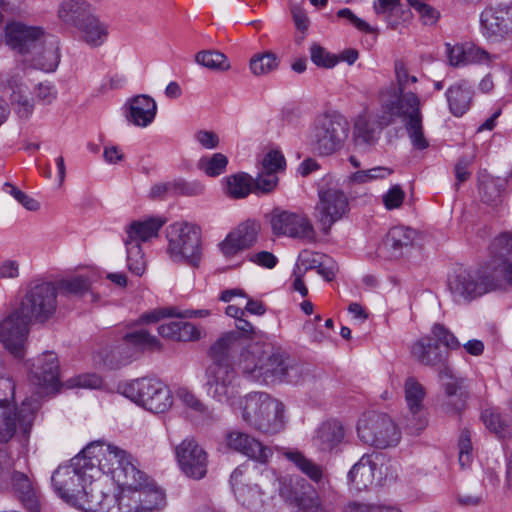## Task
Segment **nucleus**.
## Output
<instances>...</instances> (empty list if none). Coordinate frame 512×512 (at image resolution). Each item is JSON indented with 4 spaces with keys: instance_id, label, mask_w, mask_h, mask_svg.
I'll return each instance as SVG.
<instances>
[{
    "instance_id": "1",
    "label": "nucleus",
    "mask_w": 512,
    "mask_h": 512,
    "mask_svg": "<svg viewBox=\"0 0 512 512\" xmlns=\"http://www.w3.org/2000/svg\"><path fill=\"white\" fill-rule=\"evenodd\" d=\"M90 468V478L110 476L119 486L118 494L105 493V501L113 499L111 512H151L164 505V492L124 449L102 441L92 442L82 451Z\"/></svg>"
},
{
    "instance_id": "2",
    "label": "nucleus",
    "mask_w": 512,
    "mask_h": 512,
    "mask_svg": "<svg viewBox=\"0 0 512 512\" xmlns=\"http://www.w3.org/2000/svg\"><path fill=\"white\" fill-rule=\"evenodd\" d=\"M30 382L35 397L26 398L20 408L11 405L7 398H0V442H8L16 432L27 433L32 426L34 415L40 407L39 399L59 391V362L53 354L37 357V364L30 370ZM0 389L9 390L14 397L15 384L10 378L0 379Z\"/></svg>"
},
{
    "instance_id": "3",
    "label": "nucleus",
    "mask_w": 512,
    "mask_h": 512,
    "mask_svg": "<svg viewBox=\"0 0 512 512\" xmlns=\"http://www.w3.org/2000/svg\"><path fill=\"white\" fill-rule=\"evenodd\" d=\"M395 85L392 84L380 91V109L377 113V123L380 128L389 126L400 119L417 150L428 148L429 142L424 136L420 97L408 91L411 84L418 79L412 75L402 59L394 62Z\"/></svg>"
},
{
    "instance_id": "4",
    "label": "nucleus",
    "mask_w": 512,
    "mask_h": 512,
    "mask_svg": "<svg viewBox=\"0 0 512 512\" xmlns=\"http://www.w3.org/2000/svg\"><path fill=\"white\" fill-rule=\"evenodd\" d=\"M89 475L90 468L80 452L53 472V491L64 502L84 512H111L113 499L106 502L102 481Z\"/></svg>"
},
{
    "instance_id": "5",
    "label": "nucleus",
    "mask_w": 512,
    "mask_h": 512,
    "mask_svg": "<svg viewBox=\"0 0 512 512\" xmlns=\"http://www.w3.org/2000/svg\"><path fill=\"white\" fill-rule=\"evenodd\" d=\"M290 482L291 479L279 478L273 469L256 464H243L230 477L237 502L250 512L273 508L277 492L283 499H290Z\"/></svg>"
},
{
    "instance_id": "6",
    "label": "nucleus",
    "mask_w": 512,
    "mask_h": 512,
    "mask_svg": "<svg viewBox=\"0 0 512 512\" xmlns=\"http://www.w3.org/2000/svg\"><path fill=\"white\" fill-rule=\"evenodd\" d=\"M238 367L246 377L265 384L296 382L301 366L291 354H237Z\"/></svg>"
},
{
    "instance_id": "7",
    "label": "nucleus",
    "mask_w": 512,
    "mask_h": 512,
    "mask_svg": "<svg viewBox=\"0 0 512 512\" xmlns=\"http://www.w3.org/2000/svg\"><path fill=\"white\" fill-rule=\"evenodd\" d=\"M242 420L252 429L275 435L285 428V407L278 399L263 392H255L239 399Z\"/></svg>"
},
{
    "instance_id": "8",
    "label": "nucleus",
    "mask_w": 512,
    "mask_h": 512,
    "mask_svg": "<svg viewBox=\"0 0 512 512\" xmlns=\"http://www.w3.org/2000/svg\"><path fill=\"white\" fill-rule=\"evenodd\" d=\"M233 354H213L206 368V391L214 400L238 408L239 391L236 372L233 367Z\"/></svg>"
},
{
    "instance_id": "9",
    "label": "nucleus",
    "mask_w": 512,
    "mask_h": 512,
    "mask_svg": "<svg viewBox=\"0 0 512 512\" xmlns=\"http://www.w3.org/2000/svg\"><path fill=\"white\" fill-rule=\"evenodd\" d=\"M233 354H213L206 368V391L214 400L238 408L239 391L236 372L233 367Z\"/></svg>"
},
{
    "instance_id": "10",
    "label": "nucleus",
    "mask_w": 512,
    "mask_h": 512,
    "mask_svg": "<svg viewBox=\"0 0 512 512\" xmlns=\"http://www.w3.org/2000/svg\"><path fill=\"white\" fill-rule=\"evenodd\" d=\"M167 253L171 260L198 267L202 259V236L199 226L189 222H176L166 229Z\"/></svg>"
},
{
    "instance_id": "11",
    "label": "nucleus",
    "mask_w": 512,
    "mask_h": 512,
    "mask_svg": "<svg viewBox=\"0 0 512 512\" xmlns=\"http://www.w3.org/2000/svg\"><path fill=\"white\" fill-rule=\"evenodd\" d=\"M121 392L126 398L153 413L166 412L173 404L170 389L155 377L132 380L122 386Z\"/></svg>"
},
{
    "instance_id": "12",
    "label": "nucleus",
    "mask_w": 512,
    "mask_h": 512,
    "mask_svg": "<svg viewBox=\"0 0 512 512\" xmlns=\"http://www.w3.org/2000/svg\"><path fill=\"white\" fill-rule=\"evenodd\" d=\"M57 305L55 285L43 281L32 283L15 309L32 324H44L55 315Z\"/></svg>"
},
{
    "instance_id": "13",
    "label": "nucleus",
    "mask_w": 512,
    "mask_h": 512,
    "mask_svg": "<svg viewBox=\"0 0 512 512\" xmlns=\"http://www.w3.org/2000/svg\"><path fill=\"white\" fill-rule=\"evenodd\" d=\"M357 432L362 442L379 449L396 446L401 439L396 423L381 413L364 414L358 422Z\"/></svg>"
},
{
    "instance_id": "14",
    "label": "nucleus",
    "mask_w": 512,
    "mask_h": 512,
    "mask_svg": "<svg viewBox=\"0 0 512 512\" xmlns=\"http://www.w3.org/2000/svg\"><path fill=\"white\" fill-rule=\"evenodd\" d=\"M418 361L426 366H431L438 372L444 382L446 401L443 409L446 413L456 414L465 408L467 394L464 391L463 379L456 378L448 366L447 354H419Z\"/></svg>"
},
{
    "instance_id": "15",
    "label": "nucleus",
    "mask_w": 512,
    "mask_h": 512,
    "mask_svg": "<svg viewBox=\"0 0 512 512\" xmlns=\"http://www.w3.org/2000/svg\"><path fill=\"white\" fill-rule=\"evenodd\" d=\"M319 201L314 216L321 230L328 234L332 225L342 219L349 210L345 193L336 185L322 184L318 189Z\"/></svg>"
},
{
    "instance_id": "16",
    "label": "nucleus",
    "mask_w": 512,
    "mask_h": 512,
    "mask_svg": "<svg viewBox=\"0 0 512 512\" xmlns=\"http://www.w3.org/2000/svg\"><path fill=\"white\" fill-rule=\"evenodd\" d=\"M349 126L340 115H324L314 129L313 147L320 155H330L338 150L348 136Z\"/></svg>"
},
{
    "instance_id": "17",
    "label": "nucleus",
    "mask_w": 512,
    "mask_h": 512,
    "mask_svg": "<svg viewBox=\"0 0 512 512\" xmlns=\"http://www.w3.org/2000/svg\"><path fill=\"white\" fill-rule=\"evenodd\" d=\"M267 218L272 233L276 236H287L307 241H314L316 238L313 225L305 215L275 208L267 215Z\"/></svg>"
},
{
    "instance_id": "18",
    "label": "nucleus",
    "mask_w": 512,
    "mask_h": 512,
    "mask_svg": "<svg viewBox=\"0 0 512 512\" xmlns=\"http://www.w3.org/2000/svg\"><path fill=\"white\" fill-rule=\"evenodd\" d=\"M6 44L25 58L42 49L44 32L39 27L27 26L21 22H11L5 28Z\"/></svg>"
},
{
    "instance_id": "19",
    "label": "nucleus",
    "mask_w": 512,
    "mask_h": 512,
    "mask_svg": "<svg viewBox=\"0 0 512 512\" xmlns=\"http://www.w3.org/2000/svg\"><path fill=\"white\" fill-rule=\"evenodd\" d=\"M31 322L15 308L0 321V342L9 352H20L26 348Z\"/></svg>"
},
{
    "instance_id": "20",
    "label": "nucleus",
    "mask_w": 512,
    "mask_h": 512,
    "mask_svg": "<svg viewBox=\"0 0 512 512\" xmlns=\"http://www.w3.org/2000/svg\"><path fill=\"white\" fill-rule=\"evenodd\" d=\"M449 290L457 302H468L492 290L478 275L470 270L458 268L448 279Z\"/></svg>"
},
{
    "instance_id": "21",
    "label": "nucleus",
    "mask_w": 512,
    "mask_h": 512,
    "mask_svg": "<svg viewBox=\"0 0 512 512\" xmlns=\"http://www.w3.org/2000/svg\"><path fill=\"white\" fill-rule=\"evenodd\" d=\"M176 457L183 473L193 479H202L207 473V453L192 439H184L176 447Z\"/></svg>"
},
{
    "instance_id": "22",
    "label": "nucleus",
    "mask_w": 512,
    "mask_h": 512,
    "mask_svg": "<svg viewBox=\"0 0 512 512\" xmlns=\"http://www.w3.org/2000/svg\"><path fill=\"white\" fill-rule=\"evenodd\" d=\"M226 446L256 462V465L266 466L273 455L270 447L264 445L254 436L239 431L232 430L225 436Z\"/></svg>"
},
{
    "instance_id": "23",
    "label": "nucleus",
    "mask_w": 512,
    "mask_h": 512,
    "mask_svg": "<svg viewBox=\"0 0 512 512\" xmlns=\"http://www.w3.org/2000/svg\"><path fill=\"white\" fill-rule=\"evenodd\" d=\"M461 347L457 337L443 324L435 323L430 335L422 337L413 346L415 352H427L428 350L454 351Z\"/></svg>"
},
{
    "instance_id": "24",
    "label": "nucleus",
    "mask_w": 512,
    "mask_h": 512,
    "mask_svg": "<svg viewBox=\"0 0 512 512\" xmlns=\"http://www.w3.org/2000/svg\"><path fill=\"white\" fill-rule=\"evenodd\" d=\"M445 48L449 65L456 68L474 63H488L491 59L487 51L472 43H446Z\"/></svg>"
},
{
    "instance_id": "25",
    "label": "nucleus",
    "mask_w": 512,
    "mask_h": 512,
    "mask_svg": "<svg viewBox=\"0 0 512 512\" xmlns=\"http://www.w3.org/2000/svg\"><path fill=\"white\" fill-rule=\"evenodd\" d=\"M156 113L157 104L148 95H137L126 103V119L137 127L149 126L154 121Z\"/></svg>"
},
{
    "instance_id": "26",
    "label": "nucleus",
    "mask_w": 512,
    "mask_h": 512,
    "mask_svg": "<svg viewBox=\"0 0 512 512\" xmlns=\"http://www.w3.org/2000/svg\"><path fill=\"white\" fill-rule=\"evenodd\" d=\"M415 238L416 231L409 227H392L379 247V253L388 258H397L402 254L403 248L412 245Z\"/></svg>"
},
{
    "instance_id": "27",
    "label": "nucleus",
    "mask_w": 512,
    "mask_h": 512,
    "mask_svg": "<svg viewBox=\"0 0 512 512\" xmlns=\"http://www.w3.org/2000/svg\"><path fill=\"white\" fill-rule=\"evenodd\" d=\"M159 335L173 342H196L203 337L200 327L186 321H169L158 327Z\"/></svg>"
},
{
    "instance_id": "28",
    "label": "nucleus",
    "mask_w": 512,
    "mask_h": 512,
    "mask_svg": "<svg viewBox=\"0 0 512 512\" xmlns=\"http://www.w3.org/2000/svg\"><path fill=\"white\" fill-rule=\"evenodd\" d=\"M284 456L292 462L301 473L318 486L321 487L329 484V474L323 465L307 458L303 453L297 450L285 451Z\"/></svg>"
},
{
    "instance_id": "29",
    "label": "nucleus",
    "mask_w": 512,
    "mask_h": 512,
    "mask_svg": "<svg viewBox=\"0 0 512 512\" xmlns=\"http://www.w3.org/2000/svg\"><path fill=\"white\" fill-rule=\"evenodd\" d=\"M344 440L343 426L337 421H327L316 430L313 445L320 451L331 452L343 444Z\"/></svg>"
},
{
    "instance_id": "30",
    "label": "nucleus",
    "mask_w": 512,
    "mask_h": 512,
    "mask_svg": "<svg viewBox=\"0 0 512 512\" xmlns=\"http://www.w3.org/2000/svg\"><path fill=\"white\" fill-rule=\"evenodd\" d=\"M15 496L29 512H39V493L27 475L14 472L11 478Z\"/></svg>"
},
{
    "instance_id": "31",
    "label": "nucleus",
    "mask_w": 512,
    "mask_h": 512,
    "mask_svg": "<svg viewBox=\"0 0 512 512\" xmlns=\"http://www.w3.org/2000/svg\"><path fill=\"white\" fill-rule=\"evenodd\" d=\"M381 460L379 455H363L360 460L354 464L348 473V479L356 489L362 490L371 485L375 478V471L378 462Z\"/></svg>"
},
{
    "instance_id": "32",
    "label": "nucleus",
    "mask_w": 512,
    "mask_h": 512,
    "mask_svg": "<svg viewBox=\"0 0 512 512\" xmlns=\"http://www.w3.org/2000/svg\"><path fill=\"white\" fill-rule=\"evenodd\" d=\"M166 223V219L162 217H148L143 220L132 221L126 227V242H136L140 244L149 239L156 237L159 230Z\"/></svg>"
},
{
    "instance_id": "33",
    "label": "nucleus",
    "mask_w": 512,
    "mask_h": 512,
    "mask_svg": "<svg viewBox=\"0 0 512 512\" xmlns=\"http://www.w3.org/2000/svg\"><path fill=\"white\" fill-rule=\"evenodd\" d=\"M472 97V90L465 81L453 84L446 91L449 110L456 117L462 116L469 110Z\"/></svg>"
},
{
    "instance_id": "34",
    "label": "nucleus",
    "mask_w": 512,
    "mask_h": 512,
    "mask_svg": "<svg viewBox=\"0 0 512 512\" xmlns=\"http://www.w3.org/2000/svg\"><path fill=\"white\" fill-rule=\"evenodd\" d=\"M90 5L84 0H65L58 10V17L67 25L78 28L90 15Z\"/></svg>"
},
{
    "instance_id": "35",
    "label": "nucleus",
    "mask_w": 512,
    "mask_h": 512,
    "mask_svg": "<svg viewBox=\"0 0 512 512\" xmlns=\"http://www.w3.org/2000/svg\"><path fill=\"white\" fill-rule=\"evenodd\" d=\"M46 40L42 43V49L38 53L33 52L26 57V61L32 63V65L40 70L51 72L56 69L59 64L60 57L58 53V47L56 43L50 42L49 45H45Z\"/></svg>"
},
{
    "instance_id": "36",
    "label": "nucleus",
    "mask_w": 512,
    "mask_h": 512,
    "mask_svg": "<svg viewBox=\"0 0 512 512\" xmlns=\"http://www.w3.org/2000/svg\"><path fill=\"white\" fill-rule=\"evenodd\" d=\"M291 498L285 499L296 512H331L332 507L322 502L319 495L312 491L310 493L296 494L291 490Z\"/></svg>"
},
{
    "instance_id": "37",
    "label": "nucleus",
    "mask_w": 512,
    "mask_h": 512,
    "mask_svg": "<svg viewBox=\"0 0 512 512\" xmlns=\"http://www.w3.org/2000/svg\"><path fill=\"white\" fill-rule=\"evenodd\" d=\"M506 183L507 181L504 178L483 175L479 181L482 201L490 205L500 203Z\"/></svg>"
},
{
    "instance_id": "38",
    "label": "nucleus",
    "mask_w": 512,
    "mask_h": 512,
    "mask_svg": "<svg viewBox=\"0 0 512 512\" xmlns=\"http://www.w3.org/2000/svg\"><path fill=\"white\" fill-rule=\"evenodd\" d=\"M82 39L90 46H100L107 38L108 31L105 24L91 14L79 27Z\"/></svg>"
},
{
    "instance_id": "39",
    "label": "nucleus",
    "mask_w": 512,
    "mask_h": 512,
    "mask_svg": "<svg viewBox=\"0 0 512 512\" xmlns=\"http://www.w3.org/2000/svg\"><path fill=\"white\" fill-rule=\"evenodd\" d=\"M482 420L487 429L498 438L505 439L511 436L512 424L495 409H486L482 413Z\"/></svg>"
},
{
    "instance_id": "40",
    "label": "nucleus",
    "mask_w": 512,
    "mask_h": 512,
    "mask_svg": "<svg viewBox=\"0 0 512 512\" xmlns=\"http://www.w3.org/2000/svg\"><path fill=\"white\" fill-rule=\"evenodd\" d=\"M504 13L512 14V6L503 10L487 9L481 14V25L489 36L501 34L508 29L507 19Z\"/></svg>"
},
{
    "instance_id": "41",
    "label": "nucleus",
    "mask_w": 512,
    "mask_h": 512,
    "mask_svg": "<svg viewBox=\"0 0 512 512\" xmlns=\"http://www.w3.org/2000/svg\"><path fill=\"white\" fill-rule=\"evenodd\" d=\"M123 341L129 346L141 350L153 351L163 348L160 340L144 329L126 333L123 336Z\"/></svg>"
},
{
    "instance_id": "42",
    "label": "nucleus",
    "mask_w": 512,
    "mask_h": 512,
    "mask_svg": "<svg viewBox=\"0 0 512 512\" xmlns=\"http://www.w3.org/2000/svg\"><path fill=\"white\" fill-rule=\"evenodd\" d=\"M404 398L408 410L417 411L425 408L426 391L423 385L414 377H408L404 382Z\"/></svg>"
},
{
    "instance_id": "43",
    "label": "nucleus",
    "mask_w": 512,
    "mask_h": 512,
    "mask_svg": "<svg viewBox=\"0 0 512 512\" xmlns=\"http://www.w3.org/2000/svg\"><path fill=\"white\" fill-rule=\"evenodd\" d=\"M279 63L280 59L275 53L266 51L253 55L249 61V68L253 75L263 76L275 71Z\"/></svg>"
},
{
    "instance_id": "44",
    "label": "nucleus",
    "mask_w": 512,
    "mask_h": 512,
    "mask_svg": "<svg viewBox=\"0 0 512 512\" xmlns=\"http://www.w3.org/2000/svg\"><path fill=\"white\" fill-rule=\"evenodd\" d=\"M252 179L246 173H238L227 177L226 193L235 199L245 198L251 192Z\"/></svg>"
},
{
    "instance_id": "45",
    "label": "nucleus",
    "mask_w": 512,
    "mask_h": 512,
    "mask_svg": "<svg viewBox=\"0 0 512 512\" xmlns=\"http://www.w3.org/2000/svg\"><path fill=\"white\" fill-rule=\"evenodd\" d=\"M91 283L88 277L77 275L61 279L57 282L56 291L62 295L81 296L90 289Z\"/></svg>"
},
{
    "instance_id": "46",
    "label": "nucleus",
    "mask_w": 512,
    "mask_h": 512,
    "mask_svg": "<svg viewBox=\"0 0 512 512\" xmlns=\"http://www.w3.org/2000/svg\"><path fill=\"white\" fill-rule=\"evenodd\" d=\"M127 251V267L130 272L141 276L146 269V260L141 245L136 242L124 241Z\"/></svg>"
},
{
    "instance_id": "47",
    "label": "nucleus",
    "mask_w": 512,
    "mask_h": 512,
    "mask_svg": "<svg viewBox=\"0 0 512 512\" xmlns=\"http://www.w3.org/2000/svg\"><path fill=\"white\" fill-rule=\"evenodd\" d=\"M195 60L198 64L212 70L226 71L230 68L227 57L219 51H200Z\"/></svg>"
},
{
    "instance_id": "48",
    "label": "nucleus",
    "mask_w": 512,
    "mask_h": 512,
    "mask_svg": "<svg viewBox=\"0 0 512 512\" xmlns=\"http://www.w3.org/2000/svg\"><path fill=\"white\" fill-rule=\"evenodd\" d=\"M236 328L242 332L243 335L249 337L252 341H255L256 345H260L264 350L263 352H266L267 349L275 348L267 334L261 331H256L252 324L242 317L237 320Z\"/></svg>"
},
{
    "instance_id": "49",
    "label": "nucleus",
    "mask_w": 512,
    "mask_h": 512,
    "mask_svg": "<svg viewBox=\"0 0 512 512\" xmlns=\"http://www.w3.org/2000/svg\"><path fill=\"white\" fill-rule=\"evenodd\" d=\"M259 231V223L256 221L247 220L241 223L232 232L235 234V237H237L238 241L242 243V247L248 249L252 247L257 241Z\"/></svg>"
},
{
    "instance_id": "50",
    "label": "nucleus",
    "mask_w": 512,
    "mask_h": 512,
    "mask_svg": "<svg viewBox=\"0 0 512 512\" xmlns=\"http://www.w3.org/2000/svg\"><path fill=\"white\" fill-rule=\"evenodd\" d=\"M428 425L427 410L420 408L417 411L408 410L404 417V428L410 434H419Z\"/></svg>"
},
{
    "instance_id": "51",
    "label": "nucleus",
    "mask_w": 512,
    "mask_h": 512,
    "mask_svg": "<svg viewBox=\"0 0 512 512\" xmlns=\"http://www.w3.org/2000/svg\"><path fill=\"white\" fill-rule=\"evenodd\" d=\"M228 164V159L222 153H215L210 158L200 160V168L211 177L222 174Z\"/></svg>"
},
{
    "instance_id": "52",
    "label": "nucleus",
    "mask_w": 512,
    "mask_h": 512,
    "mask_svg": "<svg viewBox=\"0 0 512 512\" xmlns=\"http://www.w3.org/2000/svg\"><path fill=\"white\" fill-rule=\"evenodd\" d=\"M100 363L106 370H119L133 363V354H99Z\"/></svg>"
},
{
    "instance_id": "53",
    "label": "nucleus",
    "mask_w": 512,
    "mask_h": 512,
    "mask_svg": "<svg viewBox=\"0 0 512 512\" xmlns=\"http://www.w3.org/2000/svg\"><path fill=\"white\" fill-rule=\"evenodd\" d=\"M344 512H402L398 507L392 505L366 503V502H349Z\"/></svg>"
},
{
    "instance_id": "54",
    "label": "nucleus",
    "mask_w": 512,
    "mask_h": 512,
    "mask_svg": "<svg viewBox=\"0 0 512 512\" xmlns=\"http://www.w3.org/2000/svg\"><path fill=\"white\" fill-rule=\"evenodd\" d=\"M407 2L418 12L424 25H434L438 21L440 13L434 7L422 0H407Z\"/></svg>"
},
{
    "instance_id": "55",
    "label": "nucleus",
    "mask_w": 512,
    "mask_h": 512,
    "mask_svg": "<svg viewBox=\"0 0 512 512\" xmlns=\"http://www.w3.org/2000/svg\"><path fill=\"white\" fill-rule=\"evenodd\" d=\"M354 134L358 141L372 144L376 140L377 132L371 127L365 116H358L354 125Z\"/></svg>"
},
{
    "instance_id": "56",
    "label": "nucleus",
    "mask_w": 512,
    "mask_h": 512,
    "mask_svg": "<svg viewBox=\"0 0 512 512\" xmlns=\"http://www.w3.org/2000/svg\"><path fill=\"white\" fill-rule=\"evenodd\" d=\"M176 317V309L172 307H161L156 308L147 312H144L136 320V325L152 324L157 323L162 319Z\"/></svg>"
},
{
    "instance_id": "57",
    "label": "nucleus",
    "mask_w": 512,
    "mask_h": 512,
    "mask_svg": "<svg viewBox=\"0 0 512 512\" xmlns=\"http://www.w3.org/2000/svg\"><path fill=\"white\" fill-rule=\"evenodd\" d=\"M310 54L312 62L324 68H332L339 61L335 55L328 53L323 47L317 44L311 46Z\"/></svg>"
},
{
    "instance_id": "58",
    "label": "nucleus",
    "mask_w": 512,
    "mask_h": 512,
    "mask_svg": "<svg viewBox=\"0 0 512 512\" xmlns=\"http://www.w3.org/2000/svg\"><path fill=\"white\" fill-rule=\"evenodd\" d=\"M393 170L388 167L378 166L368 170L358 171L353 174V181L357 183H366L375 179H384L391 175Z\"/></svg>"
},
{
    "instance_id": "59",
    "label": "nucleus",
    "mask_w": 512,
    "mask_h": 512,
    "mask_svg": "<svg viewBox=\"0 0 512 512\" xmlns=\"http://www.w3.org/2000/svg\"><path fill=\"white\" fill-rule=\"evenodd\" d=\"M286 165L285 158L280 151L272 150L268 152L262 160V168L270 173L277 174L284 170Z\"/></svg>"
},
{
    "instance_id": "60",
    "label": "nucleus",
    "mask_w": 512,
    "mask_h": 512,
    "mask_svg": "<svg viewBox=\"0 0 512 512\" xmlns=\"http://www.w3.org/2000/svg\"><path fill=\"white\" fill-rule=\"evenodd\" d=\"M179 398L187 408L193 410L199 415H209V410L206 407V405L200 399H198L193 393L187 390H181L179 392Z\"/></svg>"
},
{
    "instance_id": "61",
    "label": "nucleus",
    "mask_w": 512,
    "mask_h": 512,
    "mask_svg": "<svg viewBox=\"0 0 512 512\" xmlns=\"http://www.w3.org/2000/svg\"><path fill=\"white\" fill-rule=\"evenodd\" d=\"M405 198V192L400 185L392 186L384 195L383 203L388 210L399 208Z\"/></svg>"
},
{
    "instance_id": "62",
    "label": "nucleus",
    "mask_w": 512,
    "mask_h": 512,
    "mask_svg": "<svg viewBox=\"0 0 512 512\" xmlns=\"http://www.w3.org/2000/svg\"><path fill=\"white\" fill-rule=\"evenodd\" d=\"M278 183V177L274 173H270L261 169V172L257 175L255 179V187L257 190L263 193H269L273 191Z\"/></svg>"
},
{
    "instance_id": "63",
    "label": "nucleus",
    "mask_w": 512,
    "mask_h": 512,
    "mask_svg": "<svg viewBox=\"0 0 512 512\" xmlns=\"http://www.w3.org/2000/svg\"><path fill=\"white\" fill-rule=\"evenodd\" d=\"M220 251L225 257H233L238 254L240 251L245 250V247H242V243L238 241L235 234L231 231L225 239L219 244Z\"/></svg>"
},
{
    "instance_id": "64",
    "label": "nucleus",
    "mask_w": 512,
    "mask_h": 512,
    "mask_svg": "<svg viewBox=\"0 0 512 512\" xmlns=\"http://www.w3.org/2000/svg\"><path fill=\"white\" fill-rule=\"evenodd\" d=\"M220 251L225 257H233L238 254L240 251L245 250V247H242V243L238 241L235 234L231 231L225 239L219 244Z\"/></svg>"
}]
</instances>
